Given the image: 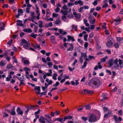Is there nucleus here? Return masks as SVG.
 Returning a JSON list of instances; mask_svg holds the SVG:
<instances>
[{
  "label": "nucleus",
  "mask_w": 123,
  "mask_h": 123,
  "mask_svg": "<svg viewBox=\"0 0 123 123\" xmlns=\"http://www.w3.org/2000/svg\"><path fill=\"white\" fill-rule=\"evenodd\" d=\"M44 120H46L48 122L50 123V122L48 121L47 119L45 118L43 116H41L40 117V118L39 119V121L41 123H45V121H44Z\"/></svg>",
  "instance_id": "423d86ee"
},
{
  "label": "nucleus",
  "mask_w": 123,
  "mask_h": 123,
  "mask_svg": "<svg viewBox=\"0 0 123 123\" xmlns=\"http://www.w3.org/2000/svg\"><path fill=\"white\" fill-rule=\"evenodd\" d=\"M117 40L120 43H121L123 42V38L120 37H117Z\"/></svg>",
  "instance_id": "b1692460"
},
{
  "label": "nucleus",
  "mask_w": 123,
  "mask_h": 123,
  "mask_svg": "<svg viewBox=\"0 0 123 123\" xmlns=\"http://www.w3.org/2000/svg\"><path fill=\"white\" fill-rule=\"evenodd\" d=\"M87 90L85 89L83 90V91L81 92H80V93L82 94H83L86 93H87Z\"/></svg>",
  "instance_id": "4c0bfd02"
},
{
  "label": "nucleus",
  "mask_w": 123,
  "mask_h": 123,
  "mask_svg": "<svg viewBox=\"0 0 123 123\" xmlns=\"http://www.w3.org/2000/svg\"><path fill=\"white\" fill-rule=\"evenodd\" d=\"M62 19L64 21H66L67 20V18L65 16H63L62 17Z\"/></svg>",
  "instance_id": "a19ab883"
},
{
  "label": "nucleus",
  "mask_w": 123,
  "mask_h": 123,
  "mask_svg": "<svg viewBox=\"0 0 123 123\" xmlns=\"http://www.w3.org/2000/svg\"><path fill=\"white\" fill-rule=\"evenodd\" d=\"M55 37V36H51L50 37V40L51 43L53 44H54L56 43Z\"/></svg>",
  "instance_id": "9d476101"
},
{
  "label": "nucleus",
  "mask_w": 123,
  "mask_h": 123,
  "mask_svg": "<svg viewBox=\"0 0 123 123\" xmlns=\"http://www.w3.org/2000/svg\"><path fill=\"white\" fill-rule=\"evenodd\" d=\"M34 90L36 91L37 90L39 92H40V87L39 86H35L34 88Z\"/></svg>",
  "instance_id": "72a5a7b5"
},
{
  "label": "nucleus",
  "mask_w": 123,
  "mask_h": 123,
  "mask_svg": "<svg viewBox=\"0 0 123 123\" xmlns=\"http://www.w3.org/2000/svg\"><path fill=\"white\" fill-rule=\"evenodd\" d=\"M91 107L89 105H87L86 106L85 108L86 109H89Z\"/></svg>",
  "instance_id": "e2e57ef3"
},
{
  "label": "nucleus",
  "mask_w": 123,
  "mask_h": 123,
  "mask_svg": "<svg viewBox=\"0 0 123 123\" xmlns=\"http://www.w3.org/2000/svg\"><path fill=\"white\" fill-rule=\"evenodd\" d=\"M84 22L86 26H89V24L87 23V20L86 19H84Z\"/></svg>",
  "instance_id": "c756f323"
},
{
  "label": "nucleus",
  "mask_w": 123,
  "mask_h": 123,
  "mask_svg": "<svg viewBox=\"0 0 123 123\" xmlns=\"http://www.w3.org/2000/svg\"><path fill=\"white\" fill-rule=\"evenodd\" d=\"M22 43L26 44H27V43H27V41L24 39H23L22 40Z\"/></svg>",
  "instance_id": "a18cd8bd"
},
{
  "label": "nucleus",
  "mask_w": 123,
  "mask_h": 123,
  "mask_svg": "<svg viewBox=\"0 0 123 123\" xmlns=\"http://www.w3.org/2000/svg\"><path fill=\"white\" fill-rule=\"evenodd\" d=\"M8 6V5L7 4H3L2 6V7L3 8H7Z\"/></svg>",
  "instance_id": "bf43d9fd"
},
{
  "label": "nucleus",
  "mask_w": 123,
  "mask_h": 123,
  "mask_svg": "<svg viewBox=\"0 0 123 123\" xmlns=\"http://www.w3.org/2000/svg\"><path fill=\"white\" fill-rule=\"evenodd\" d=\"M59 85V83L58 82H57L55 84H54L53 86H58Z\"/></svg>",
  "instance_id": "052dcab7"
},
{
  "label": "nucleus",
  "mask_w": 123,
  "mask_h": 123,
  "mask_svg": "<svg viewBox=\"0 0 123 123\" xmlns=\"http://www.w3.org/2000/svg\"><path fill=\"white\" fill-rule=\"evenodd\" d=\"M95 57L94 56L92 55H89L88 57V58H85V61H89V60H91L92 59H94Z\"/></svg>",
  "instance_id": "6ab92c4d"
},
{
  "label": "nucleus",
  "mask_w": 123,
  "mask_h": 123,
  "mask_svg": "<svg viewBox=\"0 0 123 123\" xmlns=\"http://www.w3.org/2000/svg\"><path fill=\"white\" fill-rule=\"evenodd\" d=\"M60 10V9L58 7H57V8L55 9V11L56 12H58Z\"/></svg>",
  "instance_id": "0e129e2a"
},
{
  "label": "nucleus",
  "mask_w": 123,
  "mask_h": 123,
  "mask_svg": "<svg viewBox=\"0 0 123 123\" xmlns=\"http://www.w3.org/2000/svg\"><path fill=\"white\" fill-rule=\"evenodd\" d=\"M58 16V14H55L53 13L52 15V17L54 18L55 17H56Z\"/></svg>",
  "instance_id": "864d4df0"
},
{
  "label": "nucleus",
  "mask_w": 123,
  "mask_h": 123,
  "mask_svg": "<svg viewBox=\"0 0 123 123\" xmlns=\"http://www.w3.org/2000/svg\"><path fill=\"white\" fill-rule=\"evenodd\" d=\"M89 44L87 42H85L84 45V46L86 49H87V48Z\"/></svg>",
  "instance_id": "49530a36"
},
{
  "label": "nucleus",
  "mask_w": 123,
  "mask_h": 123,
  "mask_svg": "<svg viewBox=\"0 0 123 123\" xmlns=\"http://www.w3.org/2000/svg\"><path fill=\"white\" fill-rule=\"evenodd\" d=\"M61 22V20H60L58 19L55 22V24H59Z\"/></svg>",
  "instance_id": "3c124183"
},
{
  "label": "nucleus",
  "mask_w": 123,
  "mask_h": 123,
  "mask_svg": "<svg viewBox=\"0 0 123 123\" xmlns=\"http://www.w3.org/2000/svg\"><path fill=\"white\" fill-rule=\"evenodd\" d=\"M96 119V116L94 114L90 115L89 117V121L91 123L95 122Z\"/></svg>",
  "instance_id": "7ed1b4c3"
},
{
  "label": "nucleus",
  "mask_w": 123,
  "mask_h": 123,
  "mask_svg": "<svg viewBox=\"0 0 123 123\" xmlns=\"http://www.w3.org/2000/svg\"><path fill=\"white\" fill-rule=\"evenodd\" d=\"M88 37L87 35H85L84 36V39L85 41L87 40V38Z\"/></svg>",
  "instance_id": "603ef678"
},
{
  "label": "nucleus",
  "mask_w": 123,
  "mask_h": 123,
  "mask_svg": "<svg viewBox=\"0 0 123 123\" xmlns=\"http://www.w3.org/2000/svg\"><path fill=\"white\" fill-rule=\"evenodd\" d=\"M13 67L12 64H9L6 67V68L8 69H10Z\"/></svg>",
  "instance_id": "f704fd0d"
},
{
  "label": "nucleus",
  "mask_w": 123,
  "mask_h": 123,
  "mask_svg": "<svg viewBox=\"0 0 123 123\" xmlns=\"http://www.w3.org/2000/svg\"><path fill=\"white\" fill-rule=\"evenodd\" d=\"M93 84L96 87H98L101 85V82L99 79L97 78H93L89 83V85L90 86H92Z\"/></svg>",
  "instance_id": "f257e3e1"
},
{
  "label": "nucleus",
  "mask_w": 123,
  "mask_h": 123,
  "mask_svg": "<svg viewBox=\"0 0 123 123\" xmlns=\"http://www.w3.org/2000/svg\"><path fill=\"white\" fill-rule=\"evenodd\" d=\"M15 109L14 108H13V109L11 110V112H10V114L12 115H14L16 114V113L15 112Z\"/></svg>",
  "instance_id": "cd10ccee"
},
{
  "label": "nucleus",
  "mask_w": 123,
  "mask_h": 123,
  "mask_svg": "<svg viewBox=\"0 0 123 123\" xmlns=\"http://www.w3.org/2000/svg\"><path fill=\"white\" fill-rule=\"evenodd\" d=\"M68 39L69 40H71L72 41H75L74 38L70 36H67Z\"/></svg>",
  "instance_id": "a878e982"
},
{
  "label": "nucleus",
  "mask_w": 123,
  "mask_h": 123,
  "mask_svg": "<svg viewBox=\"0 0 123 123\" xmlns=\"http://www.w3.org/2000/svg\"><path fill=\"white\" fill-rule=\"evenodd\" d=\"M78 4H79L80 6H82L83 5V3L82 1L81 0L77 1L74 2L75 4L77 5Z\"/></svg>",
  "instance_id": "4468645a"
},
{
  "label": "nucleus",
  "mask_w": 123,
  "mask_h": 123,
  "mask_svg": "<svg viewBox=\"0 0 123 123\" xmlns=\"http://www.w3.org/2000/svg\"><path fill=\"white\" fill-rule=\"evenodd\" d=\"M35 107L33 105H31L28 108L30 110H31L34 109V107Z\"/></svg>",
  "instance_id": "8fccbe9b"
},
{
  "label": "nucleus",
  "mask_w": 123,
  "mask_h": 123,
  "mask_svg": "<svg viewBox=\"0 0 123 123\" xmlns=\"http://www.w3.org/2000/svg\"><path fill=\"white\" fill-rule=\"evenodd\" d=\"M38 27L37 26H35L34 27V31L35 33H37V29Z\"/></svg>",
  "instance_id": "4d7b16f0"
},
{
  "label": "nucleus",
  "mask_w": 123,
  "mask_h": 123,
  "mask_svg": "<svg viewBox=\"0 0 123 123\" xmlns=\"http://www.w3.org/2000/svg\"><path fill=\"white\" fill-rule=\"evenodd\" d=\"M119 115L121 116L122 115V111L121 110H120L118 111Z\"/></svg>",
  "instance_id": "680f3d73"
},
{
  "label": "nucleus",
  "mask_w": 123,
  "mask_h": 123,
  "mask_svg": "<svg viewBox=\"0 0 123 123\" xmlns=\"http://www.w3.org/2000/svg\"><path fill=\"white\" fill-rule=\"evenodd\" d=\"M82 119H83L84 121H86L87 119V117H82Z\"/></svg>",
  "instance_id": "69168bd1"
},
{
  "label": "nucleus",
  "mask_w": 123,
  "mask_h": 123,
  "mask_svg": "<svg viewBox=\"0 0 123 123\" xmlns=\"http://www.w3.org/2000/svg\"><path fill=\"white\" fill-rule=\"evenodd\" d=\"M38 26L40 28L43 27V22L42 21L39 20L38 21Z\"/></svg>",
  "instance_id": "5701e85b"
},
{
  "label": "nucleus",
  "mask_w": 123,
  "mask_h": 123,
  "mask_svg": "<svg viewBox=\"0 0 123 123\" xmlns=\"http://www.w3.org/2000/svg\"><path fill=\"white\" fill-rule=\"evenodd\" d=\"M30 13L31 17V18H29L28 19H25L24 21L25 23L27 21H31L33 22L37 25L38 24L37 23L35 22L34 20V19L36 17V16L34 15V12H30Z\"/></svg>",
  "instance_id": "f03ea898"
},
{
  "label": "nucleus",
  "mask_w": 123,
  "mask_h": 123,
  "mask_svg": "<svg viewBox=\"0 0 123 123\" xmlns=\"http://www.w3.org/2000/svg\"><path fill=\"white\" fill-rule=\"evenodd\" d=\"M73 29H75V31H76L77 29V26H75L74 25H73L72 26Z\"/></svg>",
  "instance_id": "473e14b6"
},
{
  "label": "nucleus",
  "mask_w": 123,
  "mask_h": 123,
  "mask_svg": "<svg viewBox=\"0 0 123 123\" xmlns=\"http://www.w3.org/2000/svg\"><path fill=\"white\" fill-rule=\"evenodd\" d=\"M73 13L75 18H76L79 19L81 17V15L80 13H76L75 12H74Z\"/></svg>",
  "instance_id": "1a4fd4ad"
},
{
  "label": "nucleus",
  "mask_w": 123,
  "mask_h": 123,
  "mask_svg": "<svg viewBox=\"0 0 123 123\" xmlns=\"http://www.w3.org/2000/svg\"><path fill=\"white\" fill-rule=\"evenodd\" d=\"M121 19H118L116 18L114 20V21L115 22V24L117 25L119 24L121 22Z\"/></svg>",
  "instance_id": "a211bd4d"
},
{
  "label": "nucleus",
  "mask_w": 123,
  "mask_h": 123,
  "mask_svg": "<svg viewBox=\"0 0 123 123\" xmlns=\"http://www.w3.org/2000/svg\"><path fill=\"white\" fill-rule=\"evenodd\" d=\"M113 118L116 123H118V122L121 121L122 120V118L121 117H118L115 115H114L113 116Z\"/></svg>",
  "instance_id": "20e7f679"
},
{
  "label": "nucleus",
  "mask_w": 123,
  "mask_h": 123,
  "mask_svg": "<svg viewBox=\"0 0 123 123\" xmlns=\"http://www.w3.org/2000/svg\"><path fill=\"white\" fill-rule=\"evenodd\" d=\"M115 66L114 68H118L119 66V65L117 63H116L115 64Z\"/></svg>",
  "instance_id": "774afa93"
},
{
  "label": "nucleus",
  "mask_w": 123,
  "mask_h": 123,
  "mask_svg": "<svg viewBox=\"0 0 123 123\" xmlns=\"http://www.w3.org/2000/svg\"><path fill=\"white\" fill-rule=\"evenodd\" d=\"M6 64V63H5L2 61L0 62V66L1 67L4 66Z\"/></svg>",
  "instance_id": "e433bc0d"
},
{
  "label": "nucleus",
  "mask_w": 123,
  "mask_h": 123,
  "mask_svg": "<svg viewBox=\"0 0 123 123\" xmlns=\"http://www.w3.org/2000/svg\"><path fill=\"white\" fill-rule=\"evenodd\" d=\"M20 45L21 46H23L24 48L26 49H29V47L30 46V44L29 43H27L26 45H24L22 43H20Z\"/></svg>",
  "instance_id": "9b49d317"
},
{
  "label": "nucleus",
  "mask_w": 123,
  "mask_h": 123,
  "mask_svg": "<svg viewBox=\"0 0 123 123\" xmlns=\"http://www.w3.org/2000/svg\"><path fill=\"white\" fill-rule=\"evenodd\" d=\"M16 111L18 114L22 116L23 111L21 110L20 107H18Z\"/></svg>",
  "instance_id": "6e6552de"
},
{
  "label": "nucleus",
  "mask_w": 123,
  "mask_h": 123,
  "mask_svg": "<svg viewBox=\"0 0 123 123\" xmlns=\"http://www.w3.org/2000/svg\"><path fill=\"white\" fill-rule=\"evenodd\" d=\"M3 116L4 117H8V114L4 113L3 114Z\"/></svg>",
  "instance_id": "338daca9"
},
{
  "label": "nucleus",
  "mask_w": 123,
  "mask_h": 123,
  "mask_svg": "<svg viewBox=\"0 0 123 123\" xmlns=\"http://www.w3.org/2000/svg\"><path fill=\"white\" fill-rule=\"evenodd\" d=\"M59 32L60 34L63 35H64L67 33V32L66 31H64L61 29H59Z\"/></svg>",
  "instance_id": "393cba45"
},
{
  "label": "nucleus",
  "mask_w": 123,
  "mask_h": 123,
  "mask_svg": "<svg viewBox=\"0 0 123 123\" xmlns=\"http://www.w3.org/2000/svg\"><path fill=\"white\" fill-rule=\"evenodd\" d=\"M24 70L26 71H30V69L27 67H24L23 68Z\"/></svg>",
  "instance_id": "c03bdc74"
},
{
  "label": "nucleus",
  "mask_w": 123,
  "mask_h": 123,
  "mask_svg": "<svg viewBox=\"0 0 123 123\" xmlns=\"http://www.w3.org/2000/svg\"><path fill=\"white\" fill-rule=\"evenodd\" d=\"M84 57L86 58H87V56L86 55V53L85 52L84 53H81V57Z\"/></svg>",
  "instance_id": "7c9ffc66"
},
{
  "label": "nucleus",
  "mask_w": 123,
  "mask_h": 123,
  "mask_svg": "<svg viewBox=\"0 0 123 123\" xmlns=\"http://www.w3.org/2000/svg\"><path fill=\"white\" fill-rule=\"evenodd\" d=\"M5 26L4 24L2 22L0 24V31L4 30V27Z\"/></svg>",
  "instance_id": "aec40b11"
},
{
  "label": "nucleus",
  "mask_w": 123,
  "mask_h": 123,
  "mask_svg": "<svg viewBox=\"0 0 123 123\" xmlns=\"http://www.w3.org/2000/svg\"><path fill=\"white\" fill-rule=\"evenodd\" d=\"M36 12L37 14V16L36 17V18L37 20H39L40 18L39 16L40 15V14L39 13V12L38 9V8L37 7V10L36 11Z\"/></svg>",
  "instance_id": "f3484780"
},
{
  "label": "nucleus",
  "mask_w": 123,
  "mask_h": 123,
  "mask_svg": "<svg viewBox=\"0 0 123 123\" xmlns=\"http://www.w3.org/2000/svg\"><path fill=\"white\" fill-rule=\"evenodd\" d=\"M22 60L23 61V63L25 66H28L30 63V62L28 60H24L23 59H22Z\"/></svg>",
  "instance_id": "ddd939ff"
},
{
  "label": "nucleus",
  "mask_w": 123,
  "mask_h": 123,
  "mask_svg": "<svg viewBox=\"0 0 123 123\" xmlns=\"http://www.w3.org/2000/svg\"><path fill=\"white\" fill-rule=\"evenodd\" d=\"M25 75L27 78H29V72L28 71H26Z\"/></svg>",
  "instance_id": "ea45409f"
},
{
  "label": "nucleus",
  "mask_w": 123,
  "mask_h": 123,
  "mask_svg": "<svg viewBox=\"0 0 123 123\" xmlns=\"http://www.w3.org/2000/svg\"><path fill=\"white\" fill-rule=\"evenodd\" d=\"M18 13L20 14H22L23 13V11L21 9H18Z\"/></svg>",
  "instance_id": "de8ad7c7"
},
{
  "label": "nucleus",
  "mask_w": 123,
  "mask_h": 123,
  "mask_svg": "<svg viewBox=\"0 0 123 123\" xmlns=\"http://www.w3.org/2000/svg\"><path fill=\"white\" fill-rule=\"evenodd\" d=\"M114 62V60L113 59H111L109 61L108 63V67H111V66L113 65Z\"/></svg>",
  "instance_id": "0eeeda50"
},
{
  "label": "nucleus",
  "mask_w": 123,
  "mask_h": 123,
  "mask_svg": "<svg viewBox=\"0 0 123 123\" xmlns=\"http://www.w3.org/2000/svg\"><path fill=\"white\" fill-rule=\"evenodd\" d=\"M97 0H95L92 3L95 6L97 4Z\"/></svg>",
  "instance_id": "13d9d810"
},
{
  "label": "nucleus",
  "mask_w": 123,
  "mask_h": 123,
  "mask_svg": "<svg viewBox=\"0 0 123 123\" xmlns=\"http://www.w3.org/2000/svg\"><path fill=\"white\" fill-rule=\"evenodd\" d=\"M18 79L20 81H24L26 79V78L24 77V76H22L21 77H17Z\"/></svg>",
  "instance_id": "412c9836"
},
{
  "label": "nucleus",
  "mask_w": 123,
  "mask_h": 123,
  "mask_svg": "<svg viewBox=\"0 0 123 123\" xmlns=\"http://www.w3.org/2000/svg\"><path fill=\"white\" fill-rule=\"evenodd\" d=\"M55 121H58L62 123H63L65 120H64L63 118H62L59 117L56 118L55 119Z\"/></svg>",
  "instance_id": "dca6fc26"
},
{
  "label": "nucleus",
  "mask_w": 123,
  "mask_h": 123,
  "mask_svg": "<svg viewBox=\"0 0 123 123\" xmlns=\"http://www.w3.org/2000/svg\"><path fill=\"white\" fill-rule=\"evenodd\" d=\"M62 8L63 9L67 11H68V10L69 11H70L71 10L70 8H69L68 6H67L65 5L63 6Z\"/></svg>",
  "instance_id": "2eb2a0df"
},
{
  "label": "nucleus",
  "mask_w": 123,
  "mask_h": 123,
  "mask_svg": "<svg viewBox=\"0 0 123 123\" xmlns=\"http://www.w3.org/2000/svg\"><path fill=\"white\" fill-rule=\"evenodd\" d=\"M30 36L34 38H36L37 37V34H35L33 33H31V34L30 35Z\"/></svg>",
  "instance_id": "2f4dec72"
},
{
  "label": "nucleus",
  "mask_w": 123,
  "mask_h": 123,
  "mask_svg": "<svg viewBox=\"0 0 123 123\" xmlns=\"http://www.w3.org/2000/svg\"><path fill=\"white\" fill-rule=\"evenodd\" d=\"M86 61H85L84 62L83 66L82 67L83 69L84 68L86 67L87 64V62Z\"/></svg>",
  "instance_id": "79ce46f5"
},
{
  "label": "nucleus",
  "mask_w": 123,
  "mask_h": 123,
  "mask_svg": "<svg viewBox=\"0 0 123 123\" xmlns=\"http://www.w3.org/2000/svg\"><path fill=\"white\" fill-rule=\"evenodd\" d=\"M68 45H69L70 46V47L67 49V50L68 51H72L74 50V47L73 45L72 44L69 43H68Z\"/></svg>",
  "instance_id": "f8f14e48"
},
{
  "label": "nucleus",
  "mask_w": 123,
  "mask_h": 123,
  "mask_svg": "<svg viewBox=\"0 0 123 123\" xmlns=\"http://www.w3.org/2000/svg\"><path fill=\"white\" fill-rule=\"evenodd\" d=\"M23 31L25 32H27L29 33H31L32 32V31L30 28L24 29Z\"/></svg>",
  "instance_id": "4be33fe9"
},
{
  "label": "nucleus",
  "mask_w": 123,
  "mask_h": 123,
  "mask_svg": "<svg viewBox=\"0 0 123 123\" xmlns=\"http://www.w3.org/2000/svg\"><path fill=\"white\" fill-rule=\"evenodd\" d=\"M72 118V117L71 116H66L64 117L63 119H64V120L65 121L66 119H70Z\"/></svg>",
  "instance_id": "c85d7f7f"
},
{
  "label": "nucleus",
  "mask_w": 123,
  "mask_h": 123,
  "mask_svg": "<svg viewBox=\"0 0 123 123\" xmlns=\"http://www.w3.org/2000/svg\"><path fill=\"white\" fill-rule=\"evenodd\" d=\"M12 39H11L10 41L7 42V44L9 45H10L12 44Z\"/></svg>",
  "instance_id": "6e6d98bb"
},
{
  "label": "nucleus",
  "mask_w": 123,
  "mask_h": 123,
  "mask_svg": "<svg viewBox=\"0 0 123 123\" xmlns=\"http://www.w3.org/2000/svg\"><path fill=\"white\" fill-rule=\"evenodd\" d=\"M107 58V56H106L105 57V58H102L100 60V61L101 62H105L106 61V59Z\"/></svg>",
  "instance_id": "c9c22d12"
},
{
  "label": "nucleus",
  "mask_w": 123,
  "mask_h": 123,
  "mask_svg": "<svg viewBox=\"0 0 123 123\" xmlns=\"http://www.w3.org/2000/svg\"><path fill=\"white\" fill-rule=\"evenodd\" d=\"M67 17L69 18H73V16L72 14H68Z\"/></svg>",
  "instance_id": "37998d69"
},
{
  "label": "nucleus",
  "mask_w": 123,
  "mask_h": 123,
  "mask_svg": "<svg viewBox=\"0 0 123 123\" xmlns=\"http://www.w3.org/2000/svg\"><path fill=\"white\" fill-rule=\"evenodd\" d=\"M94 92L92 90H88L87 93V94H91L93 93Z\"/></svg>",
  "instance_id": "58836bf2"
},
{
  "label": "nucleus",
  "mask_w": 123,
  "mask_h": 123,
  "mask_svg": "<svg viewBox=\"0 0 123 123\" xmlns=\"http://www.w3.org/2000/svg\"><path fill=\"white\" fill-rule=\"evenodd\" d=\"M46 16L47 17V18L49 17L50 14V12L49 10V9H48L46 10Z\"/></svg>",
  "instance_id": "bb28decb"
},
{
  "label": "nucleus",
  "mask_w": 123,
  "mask_h": 123,
  "mask_svg": "<svg viewBox=\"0 0 123 123\" xmlns=\"http://www.w3.org/2000/svg\"><path fill=\"white\" fill-rule=\"evenodd\" d=\"M114 46L116 48H117L119 47V45L118 43H116L114 44Z\"/></svg>",
  "instance_id": "5fc2aeb1"
},
{
  "label": "nucleus",
  "mask_w": 123,
  "mask_h": 123,
  "mask_svg": "<svg viewBox=\"0 0 123 123\" xmlns=\"http://www.w3.org/2000/svg\"><path fill=\"white\" fill-rule=\"evenodd\" d=\"M74 5V4L73 3H69L67 4V5L68 7H70L73 5Z\"/></svg>",
  "instance_id": "09e8293b"
},
{
  "label": "nucleus",
  "mask_w": 123,
  "mask_h": 123,
  "mask_svg": "<svg viewBox=\"0 0 123 123\" xmlns=\"http://www.w3.org/2000/svg\"><path fill=\"white\" fill-rule=\"evenodd\" d=\"M111 40H108L107 42L106 43V46L108 47H110L113 44L112 41L113 40L112 38H111Z\"/></svg>",
  "instance_id": "39448f33"
}]
</instances>
